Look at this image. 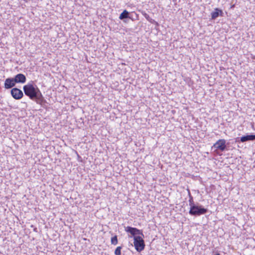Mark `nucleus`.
<instances>
[{
	"label": "nucleus",
	"mask_w": 255,
	"mask_h": 255,
	"mask_svg": "<svg viewBox=\"0 0 255 255\" xmlns=\"http://www.w3.org/2000/svg\"><path fill=\"white\" fill-rule=\"evenodd\" d=\"M38 89L39 88L36 85L33 84L32 81L30 83H28L23 87V90L25 95L32 100H34V96L36 95V93Z\"/></svg>",
	"instance_id": "f257e3e1"
},
{
	"label": "nucleus",
	"mask_w": 255,
	"mask_h": 255,
	"mask_svg": "<svg viewBox=\"0 0 255 255\" xmlns=\"http://www.w3.org/2000/svg\"><path fill=\"white\" fill-rule=\"evenodd\" d=\"M190 206V210L189 213L191 216H199L205 214L208 209L205 208L201 205L195 204V203Z\"/></svg>",
	"instance_id": "f03ea898"
},
{
	"label": "nucleus",
	"mask_w": 255,
	"mask_h": 255,
	"mask_svg": "<svg viewBox=\"0 0 255 255\" xmlns=\"http://www.w3.org/2000/svg\"><path fill=\"white\" fill-rule=\"evenodd\" d=\"M134 246L135 250L138 252H140L143 251L145 247L144 241L140 236H134Z\"/></svg>",
	"instance_id": "7ed1b4c3"
},
{
	"label": "nucleus",
	"mask_w": 255,
	"mask_h": 255,
	"mask_svg": "<svg viewBox=\"0 0 255 255\" xmlns=\"http://www.w3.org/2000/svg\"><path fill=\"white\" fill-rule=\"evenodd\" d=\"M226 141L225 139H220L217 140L212 146V149L219 150L223 151L226 148Z\"/></svg>",
	"instance_id": "20e7f679"
},
{
	"label": "nucleus",
	"mask_w": 255,
	"mask_h": 255,
	"mask_svg": "<svg viewBox=\"0 0 255 255\" xmlns=\"http://www.w3.org/2000/svg\"><path fill=\"white\" fill-rule=\"evenodd\" d=\"M10 93L12 97L15 100H19L23 96L22 91L17 88H12Z\"/></svg>",
	"instance_id": "39448f33"
},
{
	"label": "nucleus",
	"mask_w": 255,
	"mask_h": 255,
	"mask_svg": "<svg viewBox=\"0 0 255 255\" xmlns=\"http://www.w3.org/2000/svg\"><path fill=\"white\" fill-rule=\"evenodd\" d=\"M125 231L128 233L131 234L134 237L136 236V235H142L143 236L142 231L135 228L128 226L125 228Z\"/></svg>",
	"instance_id": "423d86ee"
},
{
	"label": "nucleus",
	"mask_w": 255,
	"mask_h": 255,
	"mask_svg": "<svg viewBox=\"0 0 255 255\" xmlns=\"http://www.w3.org/2000/svg\"><path fill=\"white\" fill-rule=\"evenodd\" d=\"M15 83H21L23 84L25 83L26 78L25 76L21 73H19L16 75L13 78Z\"/></svg>",
	"instance_id": "0eeeda50"
},
{
	"label": "nucleus",
	"mask_w": 255,
	"mask_h": 255,
	"mask_svg": "<svg viewBox=\"0 0 255 255\" xmlns=\"http://www.w3.org/2000/svg\"><path fill=\"white\" fill-rule=\"evenodd\" d=\"M15 84L13 78H7L4 82V88L6 89H10L14 87Z\"/></svg>",
	"instance_id": "6e6552de"
},
{
	"label": "nucleus",
	"mask_w": 255,
	"mask_h": 255,
	"mask_svg": "<svg viewBox=\"0 0 255 255\" xmlns=\"http://www.w3.org/2000/svg\"><path fill=\"white\" fill-rule=\"evenodd\" d=\"M34 100L39 104H41L44 100V98L40 90L38 89L36 93V95L34 96Z\"/></svg>",
	"instance_id": "1a4fd4ad"
},
{
	"label": "nucleus",
	"mask_w": 255,
	"mask_h": 255,
	"mask_svg": "<svg viewBox=\"0 0 255 255\" xmlns=\"http://www.w3.org/2000/svg\"><path fill=\"white\" fill-rule=\"evenodd\" d=\"M254 140H255V134H248L243 136L240 138V141L242 142Z\"/></svg>",
	"instance_id": "9d476101"
},
{
	"label": "nucleus",
	"mask_w": 255,
	"mask_h": 255,
	"mask_svg": "<svg viewBox=\"0 0 255 255\" xmlns=\"http://www.w3.org/2000/svg\"><path fill=\"white\" fill-rule=\"evenodd\" d=\"M223 12V11L218 8L215 9V11L211 12V18L212 19H215L219 15L222 16Z\"/></svg>",
	"instance_id": "9b49d317"
},
{
	"label": "nucleus",
	"mask_w": 255,
	"mask_h": 255,
	"mask_svg": "<svg viewBox=\"0 0 255 255\" xmlns=\"http://www.w3.org/2000/svg\"><path fill=\"white\" fill-rule=\"evenodd\" d=\"M119 18L121 20H124L126 18H130L131 19V18L129 16V12L127 10H124L123 12H122L119 16Z\"/></svg>",
	"instance_id": "f8f14e48"
},
{
	"label": "nucleus",
	"mask_w": 255,
	"mask_h": 255,
	"mask_svg": "<svg viewBox=\"0 0 255 255\" xmlns=\"http://www.w3.org/2000/svg\"><path fill=\"white\" fill-rule=\"evenodd\" d=\"M187 192H188V195L189 198V205H191V204H193L194 203L193 197L192 196L190 190L189 189H187Z\"/></svg>",
	"instance_id": "ddd939ff"
},
{
	"label": "nucleus",
	"mask_w": 255,
	"mask_h": 255,
	"mask_svg": "<svg viewBox=\"0 0 255 255\" xmlns=\"http://www.w3.org/2000/svg\"><path fill=\"white\" fill-rule=\"evenodd\" d=\"M118 237L117 236H115L111 238V244L114 245H116L118 244Z\"/></svg>",
	"instance_id": "4468645a"
},
{
	"label": "nucleus",
	"mask_w": 255,
	"mask_h": 255,
	"mask_svg": "<svg viewBox=\"0 0 255 255\" xmlns=\"http://www.w3.org/2000/svg\"><path fill=\"white\" fill-rule=\"evenodd\" d=\"M121 249H122V247H121V246L118 247L115 251V255H121Z\"/></svg>",
	"instance_id": "2eb2a0df"
}]
</instances>
